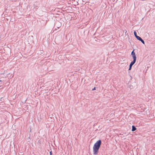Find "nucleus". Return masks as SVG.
Masks as SVG:
<instances>
[{"instance_id": "f257e3e1", "label": "nucleus", "mask_w": 155, "mask_h": 155, "mask_svg": "<svg viewBox=\"0 0 155 155\" xmlns=\"http://www.w3.org/2000/svg\"><path fill=\"white\" fill-rule=\"evenodd\" d=\"M101 143V141L99 140L97 141L94 144L93 147V153L94 155H97V154Z\"/></svg>"}, {"instance_id": "f03ea898", "label": "nucleus", "mask_w": 155, "mask_h": 155, "mask_svg": "<svg viewBox=\"0 0 155 155\" xmlns=\"http://www.w3.org/2000/svg\"><path fill=\"white\" fill-rule=\"evenodd\" d=\"M131 55L133 59V61H132L135 62L136 60V57L135 53L134 52V50L132 52Z\"/></svg>"}, {"instance_id": "7ed1b4c3", "label": "nucleus", "mask_w": 155, "mask_h": 155, "mask_svg": "<svg viewBox=\"0 0 155 155\" xmlns=\"http://www.w3.org/2000/svg\"><path fill=\"white\" fill-rule=\"evenodd\" d=\"M135 63V62H134L133 61H132L131 62L129 66V70H130L131 69L132 66Z\"/></svg>"}, {"instance_id": "20e7f679", "label": "nucleus", "mask_w": 155, "mask_h": 155, "mask_svg": "<svg viewBox=\"0 0 155 155\" xmlns=\"http://www.w3.org/2000/svg\"><path fill=\"white\" fill-rule=\"evenodd\" d=\"M136 128L134 126H132V131H135L136 130Z\"/></svg>"}, {"instance_id": "39448f33", "label": "nucleus", "mask_w": 155, "mask_h": 155, "mask_svg": "<svg viewBox=\"0 0 155 155\" xmlns=\"http://www.w3.org/2000/svg\"><path fill=\"white\" fill-rule=\"evenodd\" d=\"M136 38H137V40H139L140 41H141V40L142 39V38L139 36H137Z\"/></svg>"}, {"instance_id": "423d86ee", "label": "nucleus", "mask_w": 155, "mask_h": 155, "mask_svg": "<svg viewBox=\"0 0 155 155\" xmlns=\"http://www.w3.org/2000/svg\"><path fill=\"white\" fill-rule=\"evenodd\" d=\"M3 81L2 80H0V87L2 86L3 84Z\"/></svg>"}, {"instance_id": "0eeeda50", "label": "nucleus", "mask_w": 155, "mask_h": 155, "mask_svg": "<svg viewBox=\"0 0 155 155\" xmlns=\"http://www.w3.org/2000/svg\"><path fill=\"white\" fill-rule=\"evenodd\" d=\"M134 35L135 36V37L136 38L137 36H138L137 35V33H136V31H134Z\"/></svg>"}, {"instance_id": "6e6552de", "label": "nucleus", "mask_w": 155, "mask_h": 155, "mask_svg": "<svg viewBox=\"0 0 155 155\" xmlns=\"http://www.w3.org/2000/svg\"><path fill=\"white\" fill-rule=\"evenodd\" d=\"M141 41L142 42V43L143 44H145L144 41H143V40H142V39L141 40V41Z\"/></svg>"}, {"instance_id": "1a4fd4ad", "label": "nucleus", "mask_w": 155, "mask_h": 155, "mask_svg": "<svg viewBox=\"0 0 155 155\" xmlns=\"http://www.w3.org/2000/svg\"><path fill=\"white\" fill-rule=\"evenodd\" d=\"M50 155H52V153L51 151H50Z\"/></svg>"}, {"instance_id": "9d476101", "label": "nucleus", "mask_w": 155, "mask_h": 155, "mask_svg": "<svg viewBox=\"0 0 155 155\" xmlns=\"http://www.w3.org/2000/svg\"><path fill=\"white\" fill-rule=\"evenodd\" d=\"M95 89H96V88L95 87H94L93 89L92 90H95Z\"/></svg>"}]
</instances>
